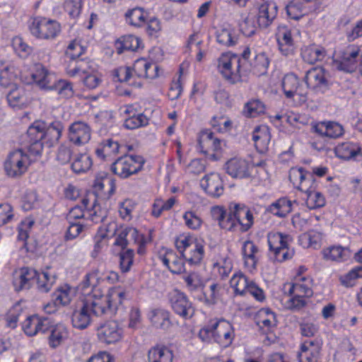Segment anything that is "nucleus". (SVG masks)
<instances>
[{"instance_id":"1","label":"nucleus","mask_w":362,"mask_h":362,"mask_svg":"<svg viewBox=\"0 0 362 362\" xmlns=\"http://www.w3.org/2000/svg\"><path fill=\"white\" fill-rule=\"evenodd\" d=\"M98 272L87 274L81 286L85 298L83 300L91 314L95 316L112 315L127 299V292L122 287H112L106 295L96 287Z\"/></svg>"},{"instance_id":"2","label":"nucleus","mask_w":362,"mask_h":362,"mask_svg":"<svg viewBox=\"0 0 362 362\" xmlns=\"http://www.w3.org/2000/svg\"><path fill=\"white\" fill-rule=\"evenodd\" d=\"M175 245L182 257L191 265L201 263L204 256V241L190 235H181L175 240Z\"/></svg>"},{"instance_id":"3","label":"nucleus","mask_w":362,"mask_h":362,"mask_svg":"<svg viewBox=\"0 0 362 362\" xmlns=\"http://www.w3.org/2000/svg\"><path fill=\"white\" fill-rule=\"evenodd\" d=\"M217 68L225 79L231 83L241 81L245 72L241 58L230 52L223 53L218 57Z\"/></svg>"},{"instance_id":"4","label":"nucleus","mask_w":362,"mask_h":362,"mask_svg":"<svg viewBox=\"0 0 362 362\" xmlns=\"http://www.w3.org/2000/svg\"><path fill=\"white\" fill-rule=\"evenodd\" d=\"M146 160L142 156L126 154L118 158L110 167L111 171L122 179L137 174L143 169Z\"/></svg>"},{"instance_id":"5","label":"nucleus","mask_w":362,"mask_h":362,"mask_svg":"<svg viewBox=\"0 0 362 362\" xmlns=\"http://www.w3.org/2000/svg\"><path fill=\"white\" fill-rule=\"evenodd\" d=\"M293 238L288 234L279 232H270L267 235V242L269 250L274 255L279 262L291 259L294 255V250L290 247Z\"/></svg>"},{"instance_id":"6","label":"nucleus","mask_w":362,"mask_h":362,"mask_svg":"<svg viewBox=\"0 0 362 362\" xmlns=\"http://www.w3.org/2000/svg\"><path fill=\"white\" fill-rule=\"evenodd\" d=\"M281 87L285 97L293 100L296 106L301 105L308 100V91L303 87L298 77L288 73L282 78Z\"/></svg>"},{"instance_id":"7","label":"nucleus","mask_w":362,"mask_h":362,"mask_svg":"<svg viewBox=\"0 0 362 362\" xmlns=\"http://www.w3.org/2000/svg\"><path fill=\"white\" fill-rule=\"evenodd\" d=\"M30 164L28 155L22 149L8 153L4 163L6 175L10 177H19L26 173Z\"/></svg>"},{"instance_id":"8","label":"nucleus","mask_w":362,"mask_h":362,"mask_svg":"<svg viewBox=\"0 0 362 362\" xmlns=\"http://www.w3.org/2000/svg\"><path fill=\"white\" fill-rule=\"evenodd\" d=\"M31 34L40 40L55 39L61 32L60 24L46 18H35L29 26Z\"/></svg>"},{"instance_id":"9","label":"nucleus","mask_w":362,"mask_h":362,"mask_svg":"<svg viewBox=\"0 0 362 362\" xmlns=\"http://www.w3.org/2000/svg\"><path fill=\"white\" fill-rule=\"evenodd\" d=\"M98 341L105 345L119 342L124 335L123 329L116 320H108L100 323L95 329Z\"/></svg>"},{"instance_id":"10","label":"nucleus","mask_w":362,"mask_h":362,"mask_svg":"<svg viewBox=\"0 0 362 362\" xmlns=\"http://www.w3.org/2000/svg\"><path fill=\"white\" fill-rule=\"evenodd\" d=\"M362 52L357 46L351 45L344 50L339 57L334 60V66L340 71L352 73L359 71Z\"/></svg>"},{"instance_id":"11","label":"nucleus","mask_w":362,"mask_h":362,"mask_svg":"<svg viewBox=\"0 0 362 362\" xmlns=\"http://www.w3.org/2000/svg\"><path fill=\"white\" fill-rule=\"evenodd\" d=\"M198 148L201 153L212 160H218L221 157V141L214 137L211 132H202L199 136Z\"/></svg>"},{"instance_id":"12","label":"nucleus","mask_w":362,"mask_h":362,"mask_svg":"<svg viewBox=\"0 0 362 362\" xmlns=\"http://www.w3.org/2000/svg\"><path fill=\"white\" fill-rule=\"evenodd\" d=\"M170 306L175 314L185 320L191 318L194 313L192 302L188 297L178 290L169 294Z\"/></svg>"},{"instance_id":"13","label":"nucleus","mask_w":362,"mask_h":362,"mask_svg":"<svg viewBox=\"0 0 362 362\" xmlns=\"http://www.w3.org/2000/svg\"><path fill=\"white\" fill-rule=\"evenodd\" d=\"M45 123L42 121L33 122L27 130L29 145L28 152L31 155L40 156L43 150Z\"/></svg>"},{"instance_id":"14","label":"nucleus","mask_w":362,"mask_h":362,"mask_svg":"<svg viewBox=\"0 0 362 362\" xmlns=\"http://www.w3.org/2000/svg\"><path fill=\"white\" fill-rule=\"evenodd\" d=\"M91 138V128L86 122L76 121L71 123L67 132L69 141L76 146H82L89 142Z\"/></svg>"},{"instance_id":"15","label":"nucleus","mask_w":362,"mask_h":362,"mask_svg":"<svg viewBox=\"0 0 362 362\" xmlns=\"http://www.w3.org/2000/svg\"><path fill=\"white\" fill-rule=\"evenodd\" d=\"M158 259L171 273L180 274L185 272L182 256H179L173 250L161 247L158 252Z\"/></svg>"},{"instance_id":"16","label":"nucleus","mask_w":362,"mask_h":362,"mask_svg":"<svg viewBox=\"0 0 362 362\" xmlns=\"http://www.w3.org/2000/svg\"><path fill=\"white\" fill-rule=\"evenodd\" d=\"M215 341L223 347L230 346L235 338V331L231 323L223 319L214 320Z\"/></svg>"},{"instance_id":"17","label":"nucleus","mask_w":362,"mask_h":362,"mask_svg":"<svg viewBox=\"0 0 362 362\" xmlns=\"http://www.w3.org/2000/svg\"><path fill=\"white\" fill-rule=\"evenodd\" d=\"M257 23L260 27L267 28L277 15V6L272 0H257Z\"/></svg>"},{"instance_id":"18","label":"nucleus","mask_w":362,"mask_h":362,"mask_svg":"<svg viewBox=\"0 0 362 362\" xmlns=\"http://www.w3.org/2000/svg\"><path fill=\"white\" fill-rule=\"evenodd\" d=\"M37 271L30 267L16 270L13 276V285L16 291L29 289L35 282Z\"/></svg>"},{"instance_id":"19","label":"nucleus","mask_w":362,"mask_h":362,"mask_svg":"<svg viewBox=\"0 0 362 362\" xmlns=\"http://www.w3.org/2000/svg\"><path fill=\"white\" fill-rule=\"evenodd\" d=\"M252 165L245 159L234 157L226 163V173L233 178H246L250 176Z\"/></svg>"},{"instance_id":"20","label":"nucleus","mask_w":362,"mask_h":362,"mask_svg":"<svg viewBox=\"0 0 362 362\" xmlns=\"http://www.w3.org/2000/svg\"><path fill=\"white\" fill-rule=\"evenodd\" d=\"M200 185L211 197H219L224 192L223 181L218 173H211L206 175L201 180Z\"/></svg>"},{"instance_id":"21","label":"nucleus","mask_w":362,"mask_h":362,"mask_svg":"<svg viewBox=\"0 0 362 362\" xmlns=\"http://www.w3.org/2000/svg\"><path fill=\"white\" fill-rule=\"evenodd\" d=\"M322 343L319 339L305 340L298 353L299 362H315L320 354Z\"/></svg>"},{"instance_id":"22","label":"nucleus","mask_w":362,"mask_h":362,"mask_svg":"<svg viewBox=\"0 0 362 362\" xmlns=\"http://www.w3.org/2000/svg\"><path fill=\"white\" fill-rule=\"evenodd\" d=\"M33 81L42 89H53L52 81L55 79L54 74L49 71L43 64H35L31 72Z\"/></svg>"},{"instance_id":"23","label":"nucleus","mask_w":362,"mask_h":362,"mask_svg":"<svg viewBox=\"0 0 362 362\" xmlns=\"http://www.w3.org/2000/svg\"><path fill=\"white\" fill-rule=\"evenodd\" d=\"M335 156L344 160L355 159L362 155V148L359 143L352 141H346L339 143L334 149Z\"/></svg>"},{"instance_id":"24","label":"nucleus","mask_w":362,"mask_h":362,"mask_svg":"<svg viewBox=\"0 0 362 362\" xmlns=\"http://www.w3.org/2000/svg\"><path fill=\"white\" fill-rule=\"evenodd\" d=\"M289 180L294 187L300 191L308 190V186L315 184V178L311 173L303 168H292L289 171Z\"/></svg>"},{"instance_id":"25","label":"nucleus","mask_w":362,"mask_h":362,"mask_svg":"<svg viewBox=\"0 0 362 362\" xmlns=\"http://www.w3.org/2000/svg\"><path fill=\"white\" fill-rule=\"evenodd\" d=\"M259 247L251 240H246L242 245L244 267L250 272L256 269L259 259Z\"/></svg>"},{"instance_id":"26","label":"nucleus","mask_w":362,"mask_h":362,"mask_svg":"<svg viewBox=\"0 0 362 362\" xmlns=\"http://www.w3.org/2000/svg\"><path fill=\"white\" fill-rule=\"evenodd\" d=\"M304 80L308 88L317 90L326 88L328 86L325 71L320 66L307 71Z\"/></svg>"},{"instance_id":"27","label":"nucleus","mask_w":362,"mask_h":362,"mask_svg":"<svg viewBox=\"0 0 362 362\" xmlns=\"http://www.w3.org/2000/svg\"><path fill=\"white\" fill-rule=\"evenodd\" d=\"M134 77L153 78L158 76V66L156 64L148 61L146 59H136L132 69Z\"/></svg>"},{"instance_id":"28","label":"nucleus","mask_w":362,"mask_h":362,"mask_svg":"<svg viewBox=\"0 0 362 362\" xmlns=\"http://www.w3.org/2000/svg\"><path fill=\"white\" fill-rule=\"evenodd\" d=\"M255 322L262 334L273 331L277 325L276 315L269 308H262L255 316Z\"/></svg>"},{"instance_id":"29","label":"nucleus","mask_w":362,"mask_h":362,"mask_svg":"<svg viewBox=\"0 0 362 362\" xmlns=\"http://www.w3.org/2000/svg\"><path fill=\"white\" fill-rule=\"evenodd\" d=\"M276 41L281 53L287 57L293 54L295 46L291 30L286 26H279L276 33Z\"/></svg>"},{"instance_id":"30","label":"nucleus","mask_w":362,"mask_h":362,"mask_svg":"<svg viewBox=\"0 0 362 362\" xmlns=\"http://www.w3.org/2000/svg\"><path fill=\"white\" fill-rule=\"evenodd\" d=\"M234 216L236 217L238 231L246 232L253 225V216L244 204H233Z\"/></svg>"},{"instance_id":"31","label":"nucleus","mask_w":362,"mask_h":362,"mask_svg":"<svg viewBox=\"0 0 362 362\" xmlns=\"http://www.w3.org/2000/svg\"><path fill=\"white\" fill-rule=\"evenodd\" d=\"M6 98L8 105L13 108H24L30 103L24 87L17 85H13V87L9 89Z\"/></svg>"},{"instance_id":"32","label":"nucleus","mask_w":362,"mask_h":362,"mask_svg":"<svg viewBox=\"0 0 362 362\" xmlns=\"http://www.w3.org/2000/svg\"><path fill=\"white\" fill-rule=\"evenodd\" d=\"M313 128L318 134L331 139L341 137L344 134L343 126L338 122L332 121L319 122L315 124Z\"/></svg>"},{"instance_id":"33","label":"nucleus","mask_w":362,"mask_h":362,"mask_svg":"<svg viewBox=\"0 0 362 362\" xmlns=\"http://www.w3.org/2000/svg\"><path fill=\"white\" fill-rule=\"evenodd\" d=\"M313 280L311 276H294L291 284L289 293L305 296L309 298L313 296Z\"/></svg>"},{"instance_id":"34","label":"nucleus","mask_w":362,"mask_h":362,"mask_svg":"<svg viewBox=\"0 0 362 362\" xmlns=\"http://www.w3.org/2000/svg\"><path fill=\"white\" fill-rule=\"evenodd\" d=\"M252 140L257 151L260 153H265L269 148L271 140L269 127L266 125L256 127L252 132Z\"/></svg>"},{"instance_id":"35","label":"nucleus","mask_w":362,"mask_h":362,"mask_svg":"<svg viewBox=\"0 0 362 362\" xmlns=\"http://www.w3.org/2000/svg\"><path fill=\"white\" fill-rule=\"evenodd\" d=\"M233 267L232 259L227 254H218L213 259V271L222 279L229 275Z\"/></svg>"},{"instance_id":"36","label":"nucleus","mask_w":362,"mask_h":362,"mask_svg":"<svg viewBox=\"0 0 362 362\" xmlns=\"http://www.w3.org/2000/svg\"><path fill=\"white\" fill-rule=\"evenodd\" d=\"M63 129L64 125L59 121H54L49 125L45 124V136L43 139L44 145L52 147L57 143L62 136Z\"/></svg>"},{"instance_id":"37","label":"nucleus","mask_w":362,"mask_h":362,"mask_svg":"<svg viewBox=\"0 0 362 362\" xmlns=\"http://www.w3.org/2000/svg\"><path fill=\"white\" fill-rule=\"evenodd\" d=\"M173 352L168 346L158 344L148 351V362H173Z\"/></svg>"},{"instance_id":"38","label":"nucleus","mask_w":362,"mask_h":362,"mask_svg":"<svg viewBox=\"0 0 362 362\" xmlns=\"http://www.w3.org/2000/svg\"><path fill=\"white\" fill-rule=\"evenodd\" d=\"M69 336L68 328L63 324H56L51 327L48 337L49 346L55 349L64 343Z\"/></svg>"},{"instance_id":"39","label":"nucleus","mask_w":362,"mask_h":362,"mask_svg":"<svg viewBox=\"0 0 362 362\" xmlns=\"http://www.w3.org/2000/svg\"><path fill=\"white\" fill-rule=\"evenodd\" d=\"M317 182L308 186V190H303L306 194L305 204L309 209H317L325 205L326 200L325 196L319 191L316 190Z\"/></svg>"},{"instance_id":"40","label":"nucleus","mask_w":362,"mask_h":362,"mask_svg":"<svg viewBox=\"0 0 362 362\" xmlns=\"http://www.w3.org/2000/svg\"><path fill=\"white\" fill-rule=\"evenodd\" d=\"M121 146L117 141L112 139H107L103 140L95 149V154L101 159H107L108 158L116 156L119 152Z\"/></svg>"},{"instance_id":"41","label":"nucleus","mask_w":362,"mask_h":362,"mask_svg":"<svg viewBox=\"0 0 362 362\" xmlns=\"http://www.w3.org/2000/svg\"><path fill=\"white\" fill-rule=\"evenodd\" d=\"M252 282L242 272H238L233 274L230 280V286L235 296H243L247 294L248 287Z\"/></svg>"},{"instance_id":"42","label":"nucleus","mask_w":362,"mask_h":362,"mask_svg":"<svg viewBox=\"0 0 362 362\" xmlns=\"http://www.w3.org/2000/svg\"><path fill=\"white\" fill-rule=\"evenodd\" d=\"M216 42L223 46L231 47L238 43L236 30L230 25L218 28L216 32Z\"/></svg>"},{"instance_id":"43","label":"nucleus","mask_w":362,"mask_h":362,"mask_svg":"<svg viewBox=\"0 0 362 362\" xmlns=\"http://www.w3.org/2000/svg\"><path fill=\"white\" fill-rule=\"evenodd\" d=\"M295 204L296 201L292 202L286 197H281L269 205L268 211L277 217L283 218L291 212Z\"/></svg>"},{"instance_id":"44","label":"nucleus","mask_w":362,"mask_h":362,"mask_svg":"<svg viewBox=\"0 0 362 362\" xmlns=\"http://www.w3.org/2000/svg\"><path fill=\"white\" fill-rule=\"evenodd\" d=\"M90 312L86 308L83 303L82 306L76 308L72 313L71 322L74 327L78 329H84L90 324Z\"/></svg>"},{"instance_id":"45","label":"nucleus","mask_w":362,"mask_h":362,"mask_svg":"<svg viewBox=\"0 0 362 362\" xmlns=\"http://www.w3.org/2000/svg\"><path fill=\"white\" fill-rule=\"evenodd\" d=\"M152 325L158 329H168L171 326L170 313L162 308L152 310L148 315Z\"/></svg>"},{"instance_id":"46","label":"nucleus","mask_w":362,"mask_h":362,"mask_svg":"<svg viewBox=\"0 0 362 362\" xmlns=\"http://www.w3.org/2000/svg\"><path fill=\"white\" fill-rule=\"evenodd\" d=\"M56 280L57 276L55 274L50 273L48 271L37 272V276L35 277L37 291L45 293L51 291L56 283Z\"/></svg>"},{"instance_id":"47","label":"nucleus","mask_w":362,"mask_h":362,"mask_svg":"<svg viewBox=\"0 0 362 362\" xmlns=\"http://www.w3.org/2000/svg\"><path fill=\"white\" fill-rule=\"evenodd\" d=\"M301 56L303 61L313 64L324 59L325 50L320 46L311 45L302 49Z\"/></svg>"},{"instance_id":"48","label":"nucleus","mask_w":362,"mask_h":362,"mask_svg":"<svg viewBox=\"0 0 362 362\" xmlns=\"http://www.w3.org/2000/svg\"><path fill=\"white\" fill-rule=\"evenodd\" d=\"M147 16L148 13L143 8L135 7L126 12L125 20L129 25L140 28L146 23Z\"/></svg>"},{"instance_id":"49","label":"nucleus","mask_w":362,"mask_h":362,"mask_svg":"<svg viewBox=\"0 0 362 362\" xmlns=\"http://www.w3.org/2000/svg\"><path fill=\"white\" fill-rule=\"evenodd\" d=\"M350 250L339 245L329 247L323 251L324 257L327 260L344 262L350 257Z\"/></svg>"},{"instance_id":"50","label":"nucleus","mask_w":362,"mask_h":362,"mask_svg":"<svg viewBox=\"0 0 362 362\" xmlns=\"http://www.w3.org/2000/svg\"><path fill=\"white\" fill-rule=\"evenodd\" d=\"M117 52L122 53L124 50L136 51L141 47V40L135 35H126L121 37L117 42Z\"/></svg>"},{"instance_id":"51","label":"nucleus","mask_w":362,"mask_h":362,"mask_svg":"<svg viewBox=\"0 0 362 362\" xmlns=\"http://www.w3.org/2000/svg\"><path fill=\"white\" fill-rule=\"evenodd\" d=\"M92 165L90 156L87 153H79L74 158L71 166L75 173L81 174L88 171Z\"/></svg>"},{"instance_id":"52","label":"nucleus","mask_w":362,"mask_h":362,"mask_svg":"<svg viewBox=\"0 0 362 362\" xmlns=\"http://www.w3.org/2000/svg\"><path fill=\"white\" fill-rule=\"evenodd\" d=\"M175 203L176 199L173 197L167 200L162 198H156L152 204L151 214L154 218H159L163 211L170 210Z\"/></svg>"},{"instance_id":"53","label":"nucleus","mask_w":362,"mask_h":362,"mask_svg":"<svg viewBox=\"0 0 362 362\" xmlns=\"http://www.w3.org/2000/svg\"><path fill=\"white\" fill-rule=\"evenodd\" d=\"M115 78L119 82L127 83L129 86L134 87H141V82L136 80L133 71L128 66L118 68L115 71Z\"/></svg>"},{"instance_id":"54","label":"nucleus","mask_w":362,"mask_h":362,"mask_svg":"<svg viewBox=\"0 0 362 362\" xmlns=\"http://www.w3.org/2000/svg\"><path fill=\"white\" fill-rule=\"evenodd\" d=\"M73 297L71 287L67 284L59 286L52 294V298L60 306L67 305L70 303Z\"/></svg>"},{"instance_id":"55","label":"nucleus","mask_w":362,"mask_h":362,"mask_svg":"<svg viewBox=\"0 0 362 362\" xmlns=\"http://www.w3.org/2000/svg\"><path fill=\"white\" fill-rule=\"evenodd\" d=\"M89 199H83L81 206L76 205L71 209L68 215L69 221H81L86 220V209L89 206Z\"/></svg>"},{"instance_id":"56","label":"nucleus","mask_w":362,"mask_h":362,"mask_svg":"<svg viewBox=\"0 0 362 362\" xmlns=\"http://www.w3.org/2000/svg\"><path fill=\"white\" fill-rule=\"evenodd\" d=\"M149 119L143 113L133 114L124 121L123 126L127 129H136L148 124Z\"/></svg>"},{"instance_id":"57","label":"nucleus","mask_w":362,"mask_h":362,"mask_svg":"<svg viewBox=\"0 0 362 362\" xmlns=\"http://www.w3.org/2000/svg\"><path fill=\"white\" fill-rule=\"evenodd\" d=\"M90 65L89 62L84 59L76 60L74 65L72 67L70 64L66 69V74L71 77H74L78 75H86L91 71L90 70Z\"/></svg>"},{"instance_id":"58","label":"nucleus","mask_w":362,"mask_h":362,"mask_svg":"<svg viewBox=\"0 0 362 362\" xmlns=\"http://www.w3.org/2000/svg\"><path fill=\"white\" fill-rule=\"evenodd\" d=\"M119 258V269L122 273H127L130 271L133 263L134 252L132 249L118 252Z\"/></svg>"},{"instance_id":"59","label":"nucleus","mask_w":362,"mask_h":362,"mask_svg":"<svg viewBox=\"0 0 362 362\" xmlns=\"http://www.w3.org/2000/svg\"><path fill=\"white\" fill-rule=\"evenodd\" d=\"M87 218L86 220H90L94 223L103 222L107 216V211L101 209L100 207L95 204V199L91 204V208L88 206L86 209Z\"/></svg>"},{"instance_id":"60","label":"nucleus","mask_w":362,"mask_h":362,"mask_svg":"<svg viewBox=\"0 0 362 362\" xmlns=\"http://www.w3.org/2000/svg\"><path fill=\"white\" fill-rule=\"evenodd\" d=\"M86 51V47L82 45L81 41L75 39L69 44L66 50V55L72 60H76L83 55Z\"/></svg>"},{"instance_id":"61","label":"nucleus","mask_w":362,"mask_h":362,"mask_svg":"<svg viewBox=\"0 0 362 362\" xmlns=\"http://www.w3.org/2000/svg\"><path fill=\"white\" fill-rule=\"evenodd\" d=\"M264 112V105L258 100L247 103L243 109V114L248 117H255Z\"/></svg>"},{"instance_id":"62","label":"nucleus","mask_w":362,"mask_h":362,"mask_svg":"<svg viewBox=\"0 0 362 362\" xmlns=\"http://www.w3.org/2000/svg\"><path fill=\"white\" fill-rule=\"evenodd\" d=\"M288 17L293 20H298L306 13V9L301 3L292 1L286 7Z\"/></svg>"},{"instance_id":"63","label":"nucleus","mask_w":362,"mask_h":362,"mask_svg":"<svg viewBox=\"0 0 362 362\" xmlns=\"http://www.w3.org/2000/svg\"><path fill=\"white\" fill-rule=\"evenodd\" d=\"M270 60L264 52H260L256 54L254 61V69L259 75L267 73L269 68Z\"/></svg>"},{"instance_id":"64","label":"nucleus","mask_w":362,"mask_h":362,"mask_svg":"<svg viewBox=\"0 0 362 362\" xmlns=\"http://www.w3.org/2000/svg\"><path fill=\"white\" fill-rule=\"evenodd\" d=\"M58 94L63 98H69L74 95L72 84L66 80H59L53 85Z\"/></svg>"}]
</instances>
